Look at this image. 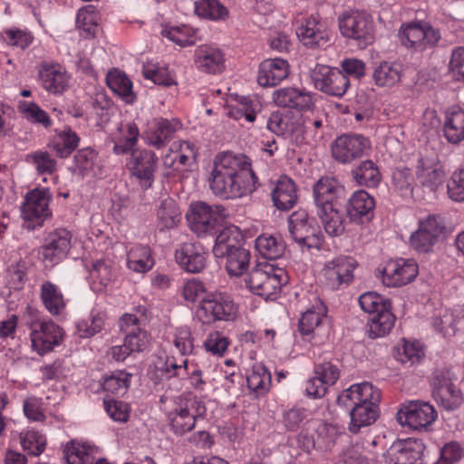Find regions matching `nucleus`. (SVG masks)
Returning a JSON list of instances; mask_svg holds the SVG:
<instances>
[{"mask_svg":"<svg viewBox=\"0 0 464 464\" xmlns=\"http://www.w3.org/2000/svg\"><path fill=\"white\" fill-rule=\"evenodd\" d=\"M380 401L381 391L368 382L353 384L343 391L337 402L350 411V431L357 433L376 420Z\"/></svg>","mask_w":464,"mask_h":464,"instance_id":"obj_2","label":"nucleus"},{"mask_svg":"<svg viewBox=\"0 0 464 464\" xmlns=\"http://www.w3.org/2000/svg\"><path fill=\"white\" fill-rule=\"evenodd\" d=\"M375 207L373 198L365 190L355 191L350 198L347 211L352 218L367 216Z\"/></svg>","mask_w":464,"mask_h":464,"instance_id":"obj_48","label":"nucleus"},{"mask_svg":"<svg viewBox=\"0 0 464 464\" xmlns=\"http://www.w3.org/2000/svg\"><path fill=\"white\" fill-rule=\"evenodd\" d=\"M296 35L307 47L323 46L329 41L326 24L318 15L304 19L296 29Z\"/></svg>","mask_w":464,"mask_h":464,"instance_id":"obj_27","label":"nucleus"},{"mask_svg":"<svg viewBox=\"0 0 464 464\" xmlns=\"http://www.w3.org/2000/svg\"><path fill=\"white\" fill-rule=\"evenodd\" d=\"M327 308L317 301L311 308L303 313L299 321V331L303 335H311L324 323Z\"/></svg>","mask_w":464,"mask_h":464,"instance_id":"obj_41","label":"nucleus"},{"mask_svg":"<svg viewBox=\"0 0 464 464\" xmlns=\"http://www.w3.org/2000/svg\"><path fill=\"white\" fill-rule=\"evenodd\" d=\"M244 281L253 294L266 300L275 299L286 283V274L275 264L261 262L251 269Z\"/></svg>","mask_w":464,"mask_h":464,"instance_id":"obj_3","label":"nucleus"},{"mask_svg":"<svg viewBox=\"0 0 464 464\" xmlns=\"http://www.w3.org/2000/svg\"><path fill=\"white\" fill-rule=\"evenodd\" d=\"M288 231L302 248L319 249L322 246V237L304 209H298L289 216Z\"/></svg>","mask_w":464,"mask_h":464,"instance_id":"obj_10","label":"nucleus"},{"mask_svg":"<svg viewBox=\"0 0 464 464\" xmlns=\"http://www.w3.org/2000/svg\"><path fill=\"white\" fill-rule=\"evenodd\" d=\"M71 247V232L64 228H58L44 237L39 249V256L46 266H53L66 258Z\"/></svg>","mask_w":464,"mask_h":464,"instance_id":"obj_16","label":"nucleus"},{"mask_svg":"<svg viewBox=\"0 0 464 464\" xmlns=\"http://www.w3.org/2000/svg\"><path fill=\"white\" fill-rule=\"evenodd\" d=\"M130 378L131 374L125 371H115L104 378L102 388L108 393H124L130 385Z\"/></svg>","mask_w":464,"mask_h":464,"instance_id":"obj_60","label":"nucleus"},{"mask_svg":"<svg viewBox=\"0 0 464 464\" xmlns=\"http://www.w3.org/2000/svg\"><path fill=\"white\" fill-rule=\"evenodd\" d=\"M19 111L31 123L41 124L44 128H49L53 124V121L47 112L34 102H20Z\"/></svg>","mask_w":464,"mask_h":464,"instance_id":"obj_63","label":"nucleus"},{"mask_svg":"<svg viewBox=\"0 0 464 464\" xmlns=\"http://www.w3.org/2000/svg\"><path fill=\"white\" fill-rule=\"evenodd\" d=\"M140 137L139 128L134 122L121 123L116 131L112 133L111 140L114 144L113 151L116 154L132 152Z\"/></svg>","mask_w":464,"mask_h":464,"instance_id":"obj_34","label":"nucleus"},{"mask_svg":"<svg viewBox=\"0 0 464 464\" xmlns=\"http://www.w3.org/2000/svg\"><path fill=\"white\" fill-rule=\"evenodd\" d=\"M29 328L31 348L39 355L52 352L63 340L62 328L53 321L32 322Z\"/></svg>","mask_w":464,"mask_h":464,"instance_id":"obj_17","label":"nucleus"},{"mask_svg":"<svg viewBox=\"0 0 464 464\" xmlns=\"http://www.w3.org/2000/svg\"><path fill=\"white\" fill-rule=\"evenodd\" d=\"M159 226L161 229L172 228L180 220V211L171 198L162 199L157 210Z\"/></svg>","mask_w":464,"mask_h":464,"instance_id":"obj_50","label":"nucleus"},{"mask_svg":"<svg viewBox=\"0 0 464 464\" xmlns=\"http://www.w3.org/2000/svg\"><path fill=\"white\" fill-rule=\"evenodd\" d=\"M443 133L451 144H459L464 140V110L452 106L445 112Z\"/></svg>","mask_w":464,"mask_h":464,"instance_id":"obj_36","label":"nucleus"},{"mask_svg":"<svg viewBox=\"0 0 464 464\" xmlns=\"http://www.w3.org/2000/svg\"><path fill=\"white\" fill-rule=\"evenodd\" d=\"M436 418L437 412L433 406L428 402L419 401L408 402L397 413L399 422L413 430H420L430 426Z\"/></svg>","mask_w":464,"mask_h":464,"instance_id":"obj_22","label":"nucleus"},{"mask_svg":"<svg viewBox=\"0 0 464 464\" xmlns=\"http://www.w3.org/2000/svg\"><path fill=\"white\" fill-rule=\"evenodd\" d=\"M311 80L320 92L339 98L343 97L350 87L349 78L342 71L323 64H317L311 71Z\"/></svg>","mask_w":464,"mask_h":464,"instance_id":"obj_12","label":"nucleus"},{"mask_svg":"<svg viewBox=\"0 0 464 464\" xmlns=\"http://www.w3.org/2000/svg\"><path fill=\"white\" fill-rule=\"evenodd\" d=\"M194 6L197 15L213 21L225 20L229 14L227 8L218 0H198Z\"/></svg>","mask_w":464,"mask_h":464,"instance_id":"obj_49","label":"nucleus"},{"mask_svg":"<svg viewBox=\"0 0 464 464\" xmlns=\"http://www.w3.org/2000/svg\"><path fill=\"white\" fill-rule=\"evenodd\" d=\"M96 449L88 443L71 441L64 449V458L68 464H92Z\"/></svg>","mask_w":464,"mask_h":464,"instance_id":"obj_44","label":"nucleus"},{"mask_svg":"<svg viewBox=\"0 0 464 464\" xmlns=\"http://www.w3.org/2000/svg\"><path fill=\"white\" fill-rule=\"evenodd\" d=\"M394 321L391 308L372 315L368 322L369 336L373 339L385 336L392 330Z\"/></svg>","mask_w":464,"mask_h":464,"instance_id":"obj_51","label":"nucleus"},{"mask_svg":"<svg viewBox=\"0 0 464 464\" xmlns=\"http://www.w3.org/2000/svg\"><path fill=\"white\" fill-rule=\"evenodd\" d=\"M357 266V261L348 256H338L326 261L321 270L324 284L332 290L349 285L354 278Z\"/></svg>","mask_w":464,"mask_h":464,"instance_id":"obj_8","label":"nucleus"},{"mask_svg":"<svg viewBox=\"0 0 464 464\" xmlns=\"http://www.w3.org/2000/svg\"><path fill=\"white\" fill-rule=\"evenodd\" d=\"M432 326L444 337H450L457 332H464V314L460 309L445 310L434 317Z\"/></svg>","mask_w":464,"mask_h":464,"instance_id":"obj_38","label":"nucleus"},{"mask_svg":"<svg viewBox=\"0 0 464 464\" xmlns=\"http://www.w3.org/2000/svg\"><path fill=\"white\" fill-rule=\"evenodd\" d=\"M444 230V224L440 216L429 215L418 223V229L410 237L413 249L420 253L430 252Z\"/></svg>","mask_w":464,"mask_h":464,"instance_id":"obj_18","label":"nucleus"},{"mask_svg":"<svg viewBox=\"0 0 464 464\" xmlns=\"http://www.w3.org/2000/svg\"><path fill=\"white\" fill-rule=\"evenodd\" d=\"M206 413V406L196 396L181 394L174 400L173 408L167 412V419L175 434L183 435L190 431L198 418Z\"/></svg>","mask_w":464,"mask_h":464,"instance_id":"obj_4","label":"nucleus"},{"mask_svg":"<svg viewBox=\"0 0 464 464\" xmlns=\"http://www.w3.org/2000/svg\"><path fill=\"white\" fill-rule=\"evenodd\" d=\"M40 298L52 315L61 314L66 307V301L61 289L50 281H44L41 285Z\"/></svg>","mask_w":464,"mask_h":464,"instance_id":"obj_40","label":"nucleus"},{"mask_svg":"<svg viewBox=\"0 0 464 464\" xmlns=\"http://www.w3.org/2000/svg\"><path fill=\"white\" fill-rule=\"evenodd\" d=\"M194 63L198 70L216 74L224 69V53L217 46L201 44L195 50Z\"/></svg>","mask_w":464,"mask_h":464,"instance_id":"obj_29","label":"nucleus"},{"mask_svg":"<svg viewBox=\"0 0 464 464\" xmlns=\"http://www.w3.org/2000/svg\"><path fill=\"white\" fill-rule=\"evenodd\" d=\"M227 218L226 208L199 201L192 203L187 219L190 229L199 237L215 234Z\"/></svg>","mask_w":464,"mask_h":464,"instance_id":"obj_6","label":"nucleus"},{"mask_svg":"<svg viewBox=\"0 0 464 464\" xmlns=\"http://www.w3.org/2000/svg\"><path fill=\"white\" fill-rule=\"evenodd\" d=\"M271 195L275 207L280 210L292 208L297 201L296 186L287 176L277 179Z\"/></svg>","mask_w":464,"mask_h":464,"instance_id":"obj_35","label":"nucleus"},{"mask_svg":"<svg viewBox=\"0 0 464 464\" xmlns=\"http://www.w3.org/2000/svg\"><path fill=\"white\" fill-rule=\"evenodd\" d=\"M179 128L180 123L176 120L157 118L152 120L143 138L148 145L160 149Z\"/></svg>","mask_w":464,"mask_h":464,"instance_id":"obj_30","label":"nucleus"},{"mask_svg":"<svg viewBox=\"0 0 464 464\" xmlns=\"http://www.w3.org/2000/svg\"><path fill=\"white\" fill-rule=\"evenodd\" d=\"M382 282L388 287H401L412 282L419 274L417 262L411 258H397L387 261L379 269Z\"/></svg>","mask_w":464,"mask_h":464,"instance_id":"obj_15","label":"nucleus"},{"mask_svg":"<svg viewBox=\"0 0 464 464\" xmlns=\"http://www.w3.org/2000/svg\"><path fill=\"white\" fill-rule=\"evenodd\" d=\"M115 276L111 264L100 260L93 263L90 271V276L93 285H97V290L101 291L106 287Z\"/></svg>","mask_w":464,"mask_h":464,"instance_id":"obj_58","label":"nucleus"},{"mask_svg":"<svg viewBox=\"0 0 464 464\" xmlns=\"http://www.w3.org/2000/svg\"><path fill=\"white\" fill-rule=\"evenodd\" d=\"M100 16L94 5H89L81 8L76 15V25L86 32L88 36H93Z\"/></svg>","mask_w":464,"mask_h":464,"instance_id":"obj_62","label":"nucleus"},{"mask_svg":"<svg viewBox=\"0 0 464 464\" xmlns=\"http://www.w3.org/2000/svg\"><path fill=\"white\" fill-rule=\"evenodd\" d=\"M157 166L158 157L149 150H133L127 161V168L143 188L151 187Z\"/></svg>","mask_w":464,"mask_h":464,"instance_id":"obj_21","label":"nucleus"},{"mask_svg":"<svg viewBox=\"0 0 464 464\" xmlns=\"http://www.w3.org/2000/svg\"><path fill=\"white\" fill-rule=\"evenodd\" d=\"M79 142L80 138L76 132L70 128H64L58 132L54 149L61 157H67L78 147Z\"/></svg>","mask_w":464,"mask_h":464,"instance_id":"obj_64","label":"nucleus"},{"mask_svg":"<svg viewBox=\"0 0 464 464\" xmlns=\"http://www.w3.org/2000/svg\"><path fill=\"white\" fill-rule=\"evenodd\" d=\"M273 101L277 106L300 111L310 110L314 104L311 92L294 87H285L275 91Z\"/></svg>","mask_w":464,"mask_h":464,"instance_id":"obj_28","label":"nucleus"},{"mask_svg":"<svg viewBox=\"0 0 464 464\" xmlns=\"http://www.w3.org/2000/svg\"><path fill=\"white\" fill-rule=\"evenodd\" d=\"M317 215L328 235L335 237L344 231L343 216L335 205H327L324 208H317Z\"/></svg>","mask_w":464,"mask_h":464,"instance_id":"obj_46","label":"nucleus"},{"mask_svg":"<svg viewBox=\"0 0 464 464\" xmlns=\"http://www.w3.org/2000/svg\"><path fill=\"white\" fill-rule=\"evenodd\" d=\"M446 178L444 165L437 156L420 157L416 166L418 182L430 191H436Z\"/></svg>","mask_w":464,"mask_h":464,"instance_id":"obj_24","label":"nucleus"},{"mask_svg":"<svg viewBox=\"0 0 464 464\" xmlns=\"http://www.w3.org/2000/svg\"><path fill=\"white\" fill-rule=\"evenodd\" d=\"M424 449L420 440L410 438L392 443L382 458L386 464H420Z\"/></svg>","mask_w":464,"mask_h":464,"instance_id":"obj_23","label":"nucleus"},{"mask_svg":"<svg viewBox=\"0 0 464 464\" xmlns=\"http://www.w3.org/2000/svg\"><path fill=\"white\" fill-rule=\"evenodd\" d=\"M26 162L33 165L38 174H52L57 169L56 160L45 150H36L25 157Z\"/></svg>","mask_w":464,"mask_h":464,"instance_id":"obj_56","label":"nucleus"},{"mask_svg":"<svg viewBox=\"0 0 464 464\" xmlns=\"http://www.w3.org/2000/svg\"><path fill=\"white\" fill-rule=\"evenodd\" d=\"M161 34L164 37L182 47L193 45L198 40L197 30L186 24L165 28Z\"/></svg>","mask_w":464,"mask_h":464,"instance_id":"obj_55","label":"nucleus"},{"mask_svg":"<svg viewBox=\"0 0 464 464\" xmlns=\"http://www.w3.org/2000/svg\"><path fill=\"white\" fill-rule=\"evenodd\" d=\"M398 35L404 46L417 51L432 47L440 39V32L424 22L402 24Z\"/></svg>","mask_w":464,"mask_h":464,"instance_id":"obj_13","label":"nucleus"},{"mask_svg":"<svg viewBox=\"0 0 464 464\" xmlns=\"http://www.w3.org/2000/svg\"><path fill=\"white\" fill-rule=\"evenodd\" d=\"M106 82L109 88L126 103H132L135 101L136 96L132 92V82L123 72L117 69L110 71Z\"/></svg>","mask_w":464,"mask_h":464,"instance_id":"obj_42","label":"nucleus"},{"mask_svg":"<svg viewBox=\"0 0 464 464\" xmlns=\"http://www.w3.org/2000/svg\"><path fill=\"white\" fill-rule=\"evenodd\" d=\"M256 251L266 259H276L283 256L285 246L281 237L263 234L255 243Z\"/></svg>","mask_w":464,"mask_h":464,"instance_id":"obj_45","label":"nucleus"},{"mask_svg":"<svg viewBox=\"0 0 464 464\" xmlns=\"http://www.w3.org/2000/svg\"><path fill=\"white\" fill-rule=\"evenodd\" d=\"M20 443L28 454L38 456L45 449V437L34 430H26L20 433Z\"/></svg>","mask_w":464,"mask_h":464,"instance_id":"obj_57","label":"nucleus"},{"mask_svg":"<svg viewBox=\"0 0 464 464\" xmlns=\"http://www.w3.org/2000/svg\"><path fill=\"white\" fill-rule=\"evenodd\" d=\"M432 395L437 403L447 411H453L462 403V394L452 382L448 369L437 370L431 379Z\"/></svg>","mask_w":464,"mask_h":464,"instance_id":"obj_14","label":"nucleus"},{"mask_svg":"<svg viewBox=\"0 0 464 464\" xmlns=\"http://www.w3.org/2000/svg\"><path fill=\"white\" fill-rule=\"evenodd\" d=\"M226 269L230 276H240L246 271L249 261L250 253L246 249L240 246L239 248L226 255Z\"/></svg>","mask_w":464,"mask_h":464,"instance_id":"obj_54","label":"nucleus"},{"mask_svg":"<svg viewBox=\"0 0 464 464\" xmlns=\"http://www.w3.org/2000/svg\"><path fill=\"white\" fill-rule=\"evenodd\" d=\"M208 181L212 192L223 198H241L258 187L249 158L231 152L216 156Z\"/></svg>","mask_w":464,"mask_h":464,"instance_id":"obj_1","label":"nucleus"},{"mask_svg":"<svg viewBox=\"0 0 464 464\" xmlns=\"http://www.w3.org/2000/svg\"><path fill=\"white\" fill-rule=\"evenodd\" d=\"M337 435L338 430L334 425L320 423L316 428L315 438L312 440H307L304 448L307 451L313 448H318L321 450H329L334 446Z\"/></svg>","mask_w":464,"mask_h":464,"instance_id":"obj_47","label":"nucleus"},{"mask_svg":"<svg viewBox=\"0 0 464 464\" xmlns=\"http://www.w3.org/2000/svg\"><path fill=\"white\" fill-rule=\"evenodd\" d=\"M38 80L46 92L60 95L69 88L71 76L62 65L44 63L39 69Z\"/></svg>","mask_w":464,"mask_h":464,"instance_id":"obj_25","label":"nucleus"},{"mask_svg":"<svg viewBox=\"0 0 464 464\" xmlns=\"http://www.w3.org/2000/svg\"><path fill=\"white\" fill-rule=\"evenodd\" d=\"M355 181L361 186L375 188L381 181V173L378 167L372 160L362 161L353 171Z\"/></svg>","mask_w":464,"mask_h":464,"instance_id":"obj_52","label":"nucleus"},{"mask_svg":"<svg viewBox=\"0 0 464 464\" xmlns=\"http://www.w3.org/2000/svg\"><path fill=\"white\" fill-rule=\"evenodd\" d=\"M52 194L47 188H34L26 193L21 207L22 218L28 222V227L42 226L51 215L49 204Z\"/></svg>","mask_w":464,"mask_h":464,"instance_id":"obj_11","label":"nucleus"},{"mask_svg":"<svg viewBox=\"0 0 464 464\" xmlns=\"http://www.w3.org/2000/svg\"><path fill=\"white\" fill-rule=\"evenodd\" d=\"M154 266L150 247L146 246H132L127 254V266L135 273H146Z\"/></svg>","mask_w":464,"mask_h":464,"instance_id":"obj_43","label":"nucleus"},{"mask_svg":"<svg viewBox=\"0 0 464 464\" xmlns=\"http://www.w3.org/2000/svg\"><path fill=\"white\" fill-rule=\"evenodd\" d=\"M198 154V149L195 144L189 141H175L169 148L163 162L166 166L174 167L179 169V166L190 167L195 163Z\"/></svg>","mask_w":464,"mask_h":464,"instance_id":"obj_33","label":"nucleus"},{"mask_svg":"<svg viewBox=\"0 0 464 464\" xmlns=\"http://www.w3.org/2000/svg\"><path fill=\"white\" fill-rule=\"evenodd\" d=\"M247 387L256 395L268 392L271 384V374L266 367L260 364L253 366L246 378Z\"/></svg>","mask_w":464,"mask_h":464,"instance_id":"obj_53","label":"nucleus"},{"mask_svg":"<svg viewBox=\"0 0 464 464\" xmlns=\"http://www.w3.org/2000/svg\"><path fill=\"white\" fill-rule=\"evenodd\" d=\"M371 150L370 140L361 134L338 137L332 146L333 157L341 163L352 161L366 155Z\"/></svg>","mask_w":464,"mask_h":464,"instance_id":"obj_19","label":"nucleus"},{"mask_svg":"<svg viewBox=\"0 0 464 464\" xmlns=\"http://www.w3.org/2000/svg\"><path fill=\"white\" fill-rule=\"evenodd\" d=\"M208 252L205 247L197 242L180 244L175 251V259L178 265L188 273H199L207 262Z\"/></svg>","mask_w":464,"mask_h":464,"instance_id":"obj_26","label":"nucleus"},{"mask_svg":"<svg viewBox=\"0 0 464 464\" xmlns=\"http://www.w3.org/2000/svg\"><path fill=\"white\" fill-rule=\"evenodd\" d=\"M242 235L237 227H226L217 236L213 246V254L218 258H224L226 255L241 246Z\"/></svg>","mask_w":464,"mask_h":464,"instance_id":"obj_39","label":"nucleus"},{"mask_svg":"<svg viewBox=\"0 0 464 464\" xmlns=\"http://www.w3.org/2000/svg\"><path fill=\"white\" fill-rule=\"evenodd\" d=\"M338 20L340 32L344 37L362 40L366 44L372 41V23L366 14L346 11Z\"/></svg>","mask_w":464,"mask_h":464,"instance_id":"obj_20","label":"nucleus"},{"mask_svg":"<svg viewBox=\"0 0 464 464\" xmlns=\"http://www.w3.org/2000/svg\"><path fill=\"white\" fill-rule=\"evenodd\" d=\"M97 154L91 148L80 150L74 156L72 170L75 174L84 177L93 171Z\"/></svg>","mask_w":464,"mask_h":464,"instance_id":"obj_59","label":"nucleus"},{"mask_svg":"<svg viewBox=\"0 0 464 464\" xmlns=\"http://www.w3.org/2000/svg\"><path fill=\"white\" fill-rule=\"evenodd\" d=\"M150 377L155 382L179 378L180 380L189 378L190 384L197 390H202L204 381L202 380V372L197 365L189 363L187 359H183L178 363L173 357H159L154 362L153 369L149 372Z\"/></svg>","mask_w":464,"mask_h":464,"instance_id":"obj_5","label":"nucleus"},{"mask_svg":"<svg viewBox=\"0 0 464 464\" xmlns=\"http://www.w3.org/2000/svg\"><path fill=\"white\" fill-rule=\"evenodd\" d=\"M403 75V64L395 61L380 62L372 71L373 82L381 88H392L399 85Z\"/></svg>","mask_w":464,"mask_h":464,"instance_id":"obj_32","label":"nucleus"},{"mask_svg":"<svg viewBox=\"0 0 464 464\" xmlns=\"http://www.w3.org/2000/svg\"><path fill=\"white\" fill-rule=\"evenodd\" d=\"M361 308L372 315L391 308V304L384 297L375 292H366L359 297Z\"/></svg>","mask_w":464,"mask_h":464,"instance_id":"obj_61","label":"nucleus"},{"mask_svg":"<svg viewBox=\"0 0 464 464\" xmlns=\"http://www.w3.org/2000/svg\"><path fill=\"white\" fill-rule=\"evenodd\" d=\"M237 313V305L229 295L216 294L200 302L196 316L202 324H210L216 321H233Z\"/></svg>","mask_w":464,"mask_h":464,"instance_id":"obj_7","label":"nucleus"},{"mask_svg":"<svg viewBox=\"0 0 464 464\" xmlns=\"http://www.w3.org/2000/svg\"><path fill=\"white\" fill-rule=\"evenodd\" d=\"M289 75V65L284 59L263 61L258 69L257 82L263 87L276 86Z\"/></svg>","mask_w":464,"mask_h":464,"instance_id":"obj_31","label":"nucleus"},{"mask_svg":"<svg viewBox=\"0 0 464 464\" xmlns=\"http://www.w3.org/2000/svg\"><path fill=\"white\" fill-rule=\"evenodd\" d=\"M266 128L295 146H301L304 143V120L298 113L273 112L267 120Z\"/></svg>","mask_w":464,"mask_h":464,"instance_id":"obj_9","label":"nucleus"},{"mask_svg":"<svg viewBox=\"0 0 464 464\" xmlns=\"http://www.w3.org/2000/svg\"><path fill=\"white\" fill-rule=\"evenodd\" d=\"M339 182L331 177L321 178L314 186V199L317 208L327 205L334 206V202L342 192Z\"/></svg>","mask_w":464,"mask_h":464,"instance_id":"obj_37","label":"nucleus"}]
</instances>
